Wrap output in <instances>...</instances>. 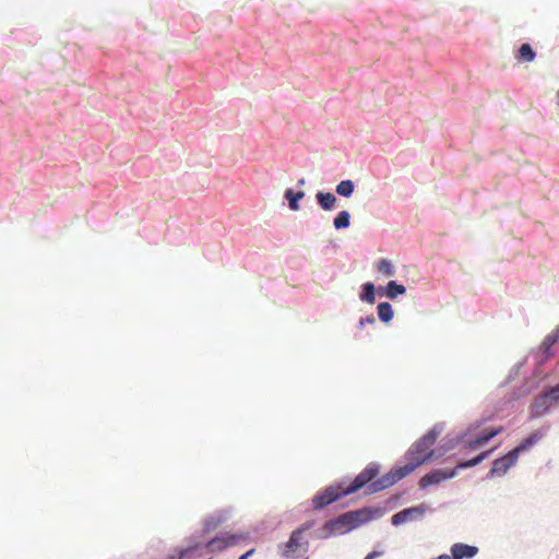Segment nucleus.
Masks as SVG:
<instances>
[{
  "mask_svg": "<svg viewBox=\"0 0 559 559\" xmlns=\"http://www.w3.org/2000/svg\"><path fill=\"white\" fill-rule=\"evenodd\" d=\"M503 431V427L502 426H499V427H496V428H491L489 430H486L484 433H481L479 437L481 438L484 444H486L487 442H489L492 438H495L496 436H498L499 433H501Z\"/></svg>",
  "mask_w": 559,
  "mask_h": 559,
  "instance_id": "28",
  "label": "nucleus"
},
{
  "mask_svg": "<svg viewBox=\"0 0 559 559\" xmlns=\"http://www.w3.org/2000/svg\"><path fill=\"white\" fill-rule=\"evenodd\" d=\"M316 522L307 521L299 527L294 530L289 536V539L283 545L282 556L286 559L293 558V552L298 548H302L304 551H308L309 542L305 537V533L313 530Z\"/></svg>",
  "mask_w": 559,
  "mask_h": 559,
  "instance_id": "3",
  "label": "nucleus"
},
{
  "mask_svg": "<svg viewBox=\"0 0 559 559\" xmlns=\"http://www.w3.org/2000/svg\"><path fill=\"white\" fill-rule=\"evenodd\" d=\"M519 456L513 450H510L506 455L498 457L493 461L492 467L487 474L488 478L495 476H504L508 471L514 466L518 462Z\"/></svg>",
  "mask_w": 559,
  "mask_h": 559,
  "instance_id": "7",
  "label": "nucleus"
},
{
  "mask_svg": "<svg viewBox=\"0 0 559 559\" xmlns=\"http://www.w3.org/2000/svg\"><path fill=\"white\" fill-rule=\"evenodd\" d=\"M483 445H485V444L479 436L477 438L468 441L466 444V447L472 450H477V449L481 448Z\"/></svg>",
  "mask_w": 559,
  "mask_h": 559,
  "instance_id": "30",
  "label": "nucleus"
},
{
  "mask_svg": "<svg viewBox=\"0 0 559 559\" xmlns=\"http://www.w3.org/2000/svg\"><path fill=\"white\" fill-rule=\"evenodd\" d=\"M384 554L383 550H372L369 552L364 559H376L378 557H381Z\"/></svg>",
  "mask_w": 559,
  "mask_h": 559,
  "instance_id": "32",
  "label": "nucleus"
},
{
  "mask_svg": "<svg viewBox=\"0 0 559 559\" xmlns=\"http://www.w3.org/2000/svg\"><path fill=\"white\" fill-rule=\"evenodd\" d=\"M427 510L428 506L425 503L405 508L392 515L391 524L394 526H399L407 521H419L424 518Z\"/></svg>",
  "mask_w": 559,
  "mask_h": 559,
  "instance_id": "6",
  "label": "nucleus"
},
{
  "mask_svg": "<svg viewBox=\"0 0 559 559\" xmlns=\"http://www.w3.org/2000/svg\"><path fill=\"white\" fill-rule=\"evenodd\" d=\"M406 293V287L402 284H399L396 281L388 282V289H385V297L394 300L397 296L404 295Z\"/></svg>",
  "mask_w": 559,
  "mask_h": 559,
  "instance_id": "21",
  "label": "nucleus"
},
{
  "mask_svg": "<svg viewBox=\"0 0 559 559\" xmlns=\"http://www.w3.org/2000/svg\"><path fill=\"white\" fill-rule=\"evenodd\" d=\"M385 289H388V284L385 286H379L377 288V293L382 296V297H385Z\"/></svg>",
  "mask_w": 559,
  "mask_h": 559,
  "instance_id": "36",
  "label": "nucleus"
},
{
  "mask_svg": "<svg viewBox=\"0 0 559 559\" xmlns=\"http://www.w3.org/2000/svg\"><path fill=\"white\" fill-rule=\"evenodd\" d=\"M384 510L382 508L366 507L345 512L335 519L329 520V526L332 527L333 534H345L364 523L382 518Z\"/></svg>",
  "mask_w": 559,
  "mask_h": 559,
  "instance_id": "2",
  "label": "nucleus"
},
{
  "mask_svg": "<svg viewBox=\"0 0 559 559\" xmlns=\"http://www.w3.org/2000/svg\"><path fill=\"white\" fill-rule=\"evenodd\" d=\"M376 318L374 316L370 314V316H367V317H364V318H360L359 320V326L360 328H364L366 324H376Z\"/></svg>",
  "mask_w": 559,
  "mask_h": 559,
  "instance_id": "31",
  "label": "nucleus"
},
{
  "mask_svg": "<svg viewBox=\"0 0 559 559\" xmlns=\"http://www.w3.org/2000/svg\"><path fill=\"white\" fill-rule=\"evenodd\" d=\"M237 535H228L227 537L215 536L206 544V548L211 551H221L227 547L234 546L239 540Z\"/></svg>",
  "mask_w": 559,
  "mask_h": 559,
  "instance_id": "12",
  "label": "nucleus"
},
{
  "mask_svg": "<svg viewBox=\"0 0 559 559\" xmlns=\"http://www.w3.org/2000/svg\"><path fill=\"white\" fill-rule=\"evenodd\" d=\"M378 318L383 323H389L394 316L393 308L390 302L382 301L377 306Z\"/></svg>",
  "mask_w": 559,
  "mask_h": 559,
  "instance_id": "18",
  "label": "nucleus"
},
{
  "mask_svg": "<svg viewBox=\"0 0 559 559\" xmlns=\"http://www.w3.org/2000/svg\"><path fill=\"white\" fill-rule=\"evenodd\" d=\"M284 198L288 201V206L292 211H298L300 209L299 201L305 198L302 190L294 191L292 188H287L284 192Z\"/></svg>",
  "mask_w": 559,
  "mask_h": 559,
  "instance_id": "17",
  "label": "nucleus"
},
{
  "mask_svg": "<svg viewBox=\"0 0 559 559\" xmlns=\"http://www.w3.org/2000/svg\"><path fill=\"white\" fill-rule=\"evenodd\" d=\"M333 535V530L329 526V521L324 525L313 532V536L319 539H325Z\"/></svg>",
  "mask_w": 559,
  "mask_h": 559,
  "instance_id": "27",
  "label": "nucleus"
},
{
  "mask_svg": "<svg viewBox=\"0 0 559 559\" xmlns=\"http://www.w3.org/2000/svg\"><path fill=\"white\" fill-rule=\"evenodd\" d=\"M355 190V183L350 179L342 180L335 187V192L343 198H350Z\"/></svg>",
  "mask_w": 559,
  "mask_h": 559,
  "instance_id": "20",
  "label": "nucleus"
},
{
  "mask_svg": "<svg viewBox=\"0 0 559 559\" xmlns=\"http://www.w3.org/2000/svg\"><path fill=\"white\" fill-rule=\"evenodd\" d=\"M199 546V543L198 542H193V544L189 545L188 547L186 548H182L178 551V554H173V555H169L167 556L165 559H182L185 558L188 554L192 552L193 550H195Z\"/></svg>",
  "mask_w": 559,
  "mask_h": 559,
  "instance_id": "26",
  "label": "nucleus"
},
{
  "mask_svg": "<svg viewBox=\"0 0 559 559\" xmlns=\"http://www.w3.org/2000/svg\"><path fill=\"white\" fill-rule=\"evenodd\" d=\"M225 521H226L225 512H219L217 514H214V515L207 518L204 521V532L210 533V532L214 531L217 526H219Z\"/></svg>",
  "mask_w": 559,
  "mask_h": 559,
  "instance_id": "19",
  "label": "nucleus"
},
{
  "mask_svg": "<svg viewBox=\"0 0 559 559\" xmlns=\"http://www.w3.org/2000/svg\"><path fill=\"white\" fill-rule=\"evenodd\" d=\"M360 288L359 299L367 304H374L377 295L376 285L372 282H366Z\"/></svg>",
  "mask_w": 559,
  "mask_h": 559,
  "instance_id": "16",
  "label": "nucleus"
},
{
  "mask_svg": "<svg viewBox=\"0 0 559 559\" xmlns=\"http://www.w3.org/2000/svg\"><path fill=\"white\" fill-rule=\"evenodd\" d=\"M557 403H559V383L534 399L531 413L534 417H542Z\"/></svg>",
  "mask_w": 559,
  "mask_h": 559,
  "instance_id": "5",
  "label": "nucleus"
},
{
  "mask_svg": "<svg viewBox=\"0 0 559 559\" xmlns=\"http://www.w3.org/2000/svg\"><path fill=\"white\" fill-rule=\"evenodd\" d=\"M542 438H543V432L539 430H534L527 438L522 440L520 442V444H518L512 450L519 456L521 453H524V452L528 451L531 448H533Z\"/></svg>",
  "mask_w": 559,
  "mask_h": 559,
  "instance_id": "13",
  "label": "nucleus"
},
{
  "mask_svg": "<svg viewBox=\"0 0 559 559\" xmlns=\"http://www.w3.org/2000/svg\"><path fill=\"white\" fill-rule=\"evenodd\" d=\"M519 53L521 58L527 62H532L536 57V53L533 50L532 46L527 43L521 45Z\"/></svg>",
  "mask_w": 559,
  "mask_h": 559,
  "instance_id": "24",
  "label": "nucleus"
},
{
  "mask_svg": "<svg viewBox=\"0 0 559 559\" xmlns=\"http://www.w3.org/2000/svg\"><path fill=\"white\" fill-rule=\"evenodd\" d=\"M433 457L435 452L429 451L427 454L423 455V457H415L413 460H408V463L406 465L394 468L393 472L395 474L397 481L409 475L418 466L430 462Z\"/></svg>",
  "mask_w": 559,
  "mask_h": 559,
  "instance_id": "9",
  "label": "nucleus"
},
{
  "mask_svg": "<svg viewBox=\"0 0 559 559\" xmlns=\"http://www.w3.org/2000/svg\"><path fill=\"white\" fill-rule=\"evenodd\" d=\"M379 469V464L369 463L346 489L340 490L336 486H329L324 491L318 492L312 499L314 509H323L341 497L354 493L365 486L367 487L378 476Z\"/></svg>",
  "mask_w": 559,
  "mask_h": 559,
  "instance_id": "1",
  "label": "nucleus"
},
{
  "mask_svg": "<svg viewBox=\"0 0 559 559\" xmlns=\"http://www.w3.org/2000/svg\"><path fill=\"white\" fill-rule=\"evenodd\" d=\"M378 271L381 272L385 277H392L395 275V269L391 261L382 259L378 262Z\"/></svg>",
  "mask_w": 559,
  "mask_h": 559,
  "instance_id": "23",
  "label": "nucleus"
},
{
  "mask_svg": "<svg viewBox=\"0 0 559 559\" xmlns=\"http://www.w3.org/2000/svg\"><path fill=\"white\" fill-rule=\"evenodd\" d=\"M316 200L323 211H333L336 207L337 198L332 192L318 191Z\"/></svg>",
  "mask_w": 559,
  "mask_h": 559,
  "instance_id": "14",
  "label": "nucleus"
},
{
  "mask_svg": "<svg viewBox=\"0 0 559 559\" xmlns=\"http://www.w3.org/2000/svg\"><path fill=\"white\" fill-rule=\"evenodd\" d=\"M306 185V179L302 177L297 181L298 187H304Z\"/></svg>",
  "mask_w": 559,
  "mask_h": 559,
  "instance_id": "38",
  "label": "nucleus"
},
{
  "mask_svg": "<svg viewBox=\"0 0 559 559\" xmlns=\"http://www.w3.org/2000/svg\"><path fill=\"white\" fill-rule=\"evenodd\" d=\"M538 382H535L533 386H523L522 392L520 395H526L528 394L534 386H537Z\"/></svg>",
  "mask_w": 559,
  "mask_h": 559,
  "instance_id": "34",
  "label": "nucleus"
},
{
  "mask_svg": "<svg viewBox=\"0 0 559 559\" xmlns=\"http://www.w3.org/2000/svg\"><path fill=\"white\" fill-rule=\"evenodd\" d=\"M442 430V425H435L431 430H429L408 449L406 452V459L413 460L415 457H423V455L432 451L430 448L433 445Z\"/></svg>",
  "mask_w": 559,
  "mask_h": 559,
  "instance_id": "4",
  "label": "nucleus"
},
{
  "mask_svg": "<svg viewBox=\"0 0 559 559\" xmlns=\"http://www.w3.org/2000/svg\"><path fill=\"white\" fill-rule=\"evenodd\" d=\"M484 461V455H476L469 460L461 461L454 469L471 468L479 465Z\"/></svg>",
  "mask_w": 559,
  "mask_h": 559,
  "instance_id": "25",
  "label": "nucleus"
},
{
  "mask_svg": "<svg viewBox=\"0 0 559 559\" xmlns=\"http://www.w3.org/2000/svg\"><path fill=\"white\" fill-rule=\"evenodd\" d=\"M395 483H397V479H396L395 474H394V472L392 469L391 472H389L384 476L380 477L379 479L371 481L367 486L366 492L368 495L376 493V492H379V491H381L383 489H386V488L393 486Z\"/></svg>",
  "mask_w": 559,
  "mask_h": 559,
  "instance_id": "10",
  "label": "nucleus"
},
{
  "mask_svg": "<svg viewBox=\"0 0 559 559\" xmlns=\"http://www.w3.org/2000/svg\"><path fill=\"white\" fill-rule=\"evenodd\" d=\"M254 554V549H249L243 555H241L238 559H249Z\"/></svg>",
  "mask_w": 559,
  "mask_h": 559,
  "instance_id": "35",
  "label": "nucleus"
},
{
  "mask_svg": "<svg viewBox=\"0 0 559 559\" xmlns=\"http://www.w3.org/2000/svg\"><path fill=\"white\" fill-rule=\"evenodd\" d=\"M525 362H526V359H524L523 361H521L512 367V369L510 370V373L508 376L507 382H511L516 378V376L519 374L521 368L525 365Z\"/></svg>",
  "mask_w": 559,
  "mask_h": 559,
  "instance_id": "29",
  "label": "nucleus"
},
{
  "mask_svg": "<svg viewBox=\"0 0 559 559\" xmlns=\"http://www.w3.org/2000/svg\"><path fill=\"white\" fill-rule=\"evenodd\" d=\"M495 451V449H490V450H487V451H484L481 453H479L478 455H484V460H486L487 457H489V455H491V453Z\"/></svg>",
  "mask_w": 559,
  "mask_h": 559,
  "instance_id": "37",
  "label": "nucleus"
},
{
  "mask_svg": "<svg viewBox=\"0 0 559 559\" xmlns=\"http://www.w3.org/2000/svg\"><path fill=\"white\" fill-rule=\"evenodd\" d=\"M481 424H483L481 421H475L474 424L469 425L465 435H468V433L473 432L474 430L478 429L481 426Z\"/></svg>",
  "mask_w": 559,
  "mask_h": 559,
  "instance_id": "33",
  "label": "nucleus"
},
{
  "mask_svg": "<svg viewBox=\"0 0 559 559\" xmlns=\"http://www.w3.org/2000/svg\"><path fill=\"white\" fill-rule=\"evenodd\" d=\"M452 559H472L478 554V547L455 543L450 548Z\"/></svg>",
  "mask_w": 559,
  "mask_h": 559,
  "instance_id": "11",
  "label": "nucleus"
},
{
  "mask_svg": "<svg viewBox=\"0 0 559 559\" xmlns=\"http://www.w3.org/2000/svg\"><path fill=\"white\" fill-rule=\"evenodd\" d=\"M559 337V326L556 329V331L548 334L544 342L542 343L539 349L545 354V358L539 362V366H542L550 356V348L554 344L557 343Z\"/></svg>",
  "mask_w": 559,
  "mask_h": 559,
  "instance_id": "15",
  "label": "nucleus"
},
{
  "mask_svg": "<svg viewBox=\"0 0 559 559\" xmlns=\"http://www.w3.org/2000/svg\"><path fill=\"white\" fill-rule=\"evenodd\" d=\"M456 476V469L436 468L424 475L419 480L420 488L437 485L442 480L451 479Z\"/></svg>",
  "mask_w": 559,
  "mask_h": 559,
  "instance_id": "8",
  "label": "nucleus"
},
{
  "mask_svg": "<svg viewBox=\"0 0 559 559\" xmlns=\"http://www.w3.org/2000/svg\"><path fill=\"white\" fill-rule=\"evenodd\" d=\"M350 225V214L348 211L343 210L337 213V215L333 219V226L335 229H344L349 227Z\"/></svg>",
  "mask_w": 559,
  "mask_h": 559,
  "instance_id": "22",
  "label": "nucleus"
}]
</instances>
